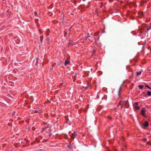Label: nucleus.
Here are the masks:
<instances>
[{
	"instance_id": "nucleus-1",
	"label": "nucleus",
	"mask_w": 151,
	"mask_h": 151,
	"mask_svg": "<svg viewBox=\"0 0 151 151\" xmlns=\"http://www.w3.org/2000/svg\"><path fill=\"white\" fill-rule=\"evenodd\" d=\"M128 102V101L127 100L123 101H120L119 104L120 105H122L121 108H123L127 106V104Z\"/></svg>"
},
{
	"instance_id": "nucleus-2",
	"label": "nucleus",
	"mask_w": 151,
	"mask_h": 151,
	"mask_svg": "<svg viewBox=\"0 0 151 151\" xmlns=\"http://www.w3.org/2000/svg\"><path fill=\"white\" fill-rule=\"evenodd\" d=\"M77 135V134L76 132H74L73 133L72 135L71 136V139L73 140L75 137H76Z\"/></svg>"
},
{
	"instance_id": "nucleus-3",
	"label": "nucleus",
	"mask_w": 151,
	"mask_h": 151,
	"mask_svg": "<svg viewBox=\"0 0 151 151\" xmlns=\"http://www.w3.org/2000/svg\"><path fill=\"white\" fill-rule=\"evenodd\" d=\"M138 103L136 102L134 103V107L136 110H138L139 109V107L138 106Z\"/></svg>"
},
{
	"instance_id": "nucleus-4",
	"label": "nucleus",
	"mask_w": 151,
	"mask_h": 151,
	"mask_svg": "<svg viewBox=\"0 0 151 151\" xmlns=\"http://www.w3.org/2000/svg\"><path fill=\"white\" fill-rule=\"evenodd\" d=\"M145 110L144 108H142V109L141 110V113L142 116H146L145 114Z\"/></svg>"
},
{
	"instance_id": "nucleus-5",
	"label": "nucleus",
	"mask_w": 151,
	"mask_h": 151,
	"mask_svg": "<svg viewBox=\"0 0 151 151\" xmlns=\"http://www.w3.org/2000/svg\"><path fill=\"white\" fill-rule=\"evenodd\" d=\"M70 61L69 60L68 58H67L66 60H65V65L66 66L67 64H69Z\"/></svg>"
},
{
	"instance_id": "nucleus-6",
	"label": "nucleus",
	"mask_w": 151,
	"mask_h": 151,
	"mask_svg": "<svg viewBox=\"0 0 151 151\" xmlns=\"http://www.w3.org/2000/svg\"><path fill=\"white\" fill-rule=\"evenodd\" d=\"M144 127H147L148 126L149 123L147 121L145 122L144 124H143Z\"/></svg>"
},
{
	"instance_id": "nucleus-7",
	"label": "nucleus",
	"mask_w": 151,
	"mask_h": 151,
	"mask_svg": "<svg viewBox=\"0 0 151 151\" xmlns=\"http://www.w3.org/2000/svg\"><path fill=\"white\" fill-rule=\"evenodd\" d=\"M36 111H37L38 113H39L40 114L41 113V109H38L36 110H35Z\"/></svg>"
},
{
	"instance_id": "nucleus-8",
	"label": "nucleus",
	"mask_w": 151,
	"mask_h": 151,
	"mask_svg": "<svg viewBox=\"0 0 151 151\" xmlns=\"http://www.w3.org/2000/svg\"><path fill=\"white\" fill-rule=\"evenodd\" d=\"M147 94L148 96H151V91H148L147 92Z\"/></svg>"
},
{
	"instance_id": "nucleus-9",
	"label": "nucleus",
	"mask_w": 151,
	"mask_h": 151,
	"mask_svg": "<svg viewBox=\"0 0 151 151\" xmlns=\"http://www.w3.org/2000/svg\"><path fill=\"white\" fill-rule=\"evenodd\" d=\"M142 72L141 71H139V72H137V76H138L139 75H140L141 74Z\"/></svg>"
},
{
	"instance_id": "nucleus-10",
	"label": "nucleus",
	"mask_w": 151,
	"mask_h": 151,
	"mask_svg": "<svg viewBox=\"0 0 151 151\" xmlns=\"http://www.w3.org/2000/svg\"><path fill=\"white\" fill-rule=\"evenodd\" d=\"M138 86L139 88L140 89L142 88H143V86H142V85H139Z\"/></svg>"
},
{
	"instance_id": "nucleus-11",
	"label": "nucleus",
	"mask_w": 151,
	"mask_h": 151,
	"mask_svg": "<svg viewBox=\"0 0 151 151\" xmlns=\"http://www.w3.org/2000/svg\"><path fill=\"white\" fill-rule=\"evenodd\" d=\"M121 90V87H120L119 88V92H118V93H119V96H120V91Z\"/></svg>"
},
{
	"instance_id": "nucleus-12",
	"label": "nucleus",
	"mask_w": 151,
	"mask_h": 151,
	"mask_svg": "<svg viewBox=\"0 0 151 151\" xmlns=\"http://www.w3.org/2000/svg\"><path fill=\"white\" fill-rule=\"evenodd\" d=\"M147 144H148L149 145H151V142L149 141L147 142Z\"/></svg>"
},
{
	"instance_id": "nucleus-13",
	"label": "nucleus",
	"mask_w": 151,
	"mask_h": 151,
	"mask_svg": "<svg viewBox=\"0 0 151 151\" xmlns=\"http://www.w3.org/2000/svg\"><path fill=\"white\" fill-rule=\"evenodd\" d=\"M61 61H60L58 63V65H61Z\"/></svg>"
},
{
	"instance_id": "nucleus-14",
	"label": "nucleus",
	"mask_w": 151,
	"mask_h": 151,
	"mask_svg": "<svg viewBox=\"0 0 151 151\" xmlns=\"http://www.w3.org/2000/svg\"><path fill=\"white\" fill-rule=\"evenodd\" d=\"M146 87L148 88H149V89H151V87H150V86H149L148 85H147L146 86Z\"/></svg>"
},
{
	"instance_id": "nucleus-15",
	"label": "nucleus",
	"mask_w": 151,
	"mask_h": 151,
	"mask_svg": "<svg viewBox=\"0 0 151 151\" xmlns=\"http://www.w3.org/2000/svg\"><path fill=\"white\" fill-rule=\"evenodd\" d=\"M93 54H94L96 52V50H93Z\"/></svg>"
},
{
	"instance_id": "nucleus-16",
	"label": "nucleus",
	"mask_w": 151,
	"mask_h": 151,
	"mask_svg": "<svg viewBox=\"0 0 151 151\" xmlns=\"http://www.w3.org/2000/svg\"><path fill=\"white\" fill-rule=\"evenodd\" d=\"M49 39H48V38H47V42H48V43H49Z\"/></svg>"
},
{
	"instance_id": "nucleus-17",
	"label": "nucleus",
	"mask_w": 151,
	"mask_h": 151,
	"mask_svg": "<svg viewBox=\"0 0 151 151\" xmlns=\"http://www.w3.org/2000/svg\"><path fill=\"white\" fill-rule=\"evenodd\" d=\"M107 117H108V119H111V117H110L109 116H107Z\"/></svg>"
},
{
	"instance_id": "nucleus-18",
	"label": "nucleus",
	"mask_w": 151,
	"mask_h": 151,
	"mask_svg": "<svg viewBox=\"0 0 151 151\" xmlns=\"http://www.w3.org/2000/svg\"><path fill=\"white\" fill-rule=\"evenodd\" d=\"M38 58H36V62H37V63L38 62Z\"/></svg>"
},
{
	"instance_id": "nucleus-19",
	"label": "nucleus",
	"mask_w": 151,
	"mask_h": 151,
	"mask_svg": "<svg viewBox=\"0 0 151 151\" xmlns=\"http://www.w3.org/2000/svg\"><path fill=\"white\" fill-rule=\"evenodd\" d=\"M146 140H147V139H143V141H145H145H146Z\"/></svg>"
},
{
	"instance_id": "nucleus-20",
	"label": "nucleus",
	"mask_w": 151,
	"mask_h": 151,
	"mask_svg": "<svg viewBox=\"0 0 151 151\" xmlns=\"http://www.w3.org/2000/svg\"><path fill=\"white\" fill-rule=\"evenodd\" d=\"M150 28H151L150 27V28H147V31L149 30L150 29Z\"/></svg>"
},
{
	"instance_id": "nucleus-21",
	"label": "nucleus",
	"mask_w": 151,
	"mask_h": 151,
	"mask_svg": "<svg viewBox=\"0 0 151 151\" xmlns=\"http://www.w3.org/2000/svg\"><path fill=\"white\" fill-rule=\"evenodd\" d=\"M46 129V127H45V128H44V129H42V131H44V130H45Z\"/></svg>"
},
{
	"instance_id": "nucleus-22",
	"label": "nucleus",
	"mask_w": 151,
	"mask_h": 151,
	"mask_svg": "<svg viewBox=\"0 0 151 151\" xmlns=\"http://www.w3.org/2000/svg\"><path fill=\"white\" fill-rule=\"evenodd\" d=\"M37 151H42V150L41 149H40L38 150Z\"/></svg>"
},
{
	"instance_id": "nucleus-23",
	"label": "nucleus",
	"mask_w": 151,
	"mask_h": 151,
	"mask_svg": "<svg viewBox=\"0 0 151 151\" xmlns=\"http://www.w3.org/2000/svg\"><path fill=\"white\" fill-rule=\"evenodd\" d=\"M34 112L35 113H36L37 112V111H36L35 110V111H34Z\"/></svg>"
},
{
	"instance_id": "nucleus-24",
	"label": "nucleus",
	"mask_w": 151,
	"mask_h": 151,
	"mask_svg": "<svg viewBox=\"0 0 151 151\" xmlns=\"http://www.w3.org/2000/svg\"><path fill=\"white\" fill-rule=\"evenodd\" d=\"M68 147H69V148H70V146H68Z\"/></svg>"
},
{
	"instance_id": "nucleus-25",
	"label": "nucleus",
	"mask_w": 151,
	"mask_h": 151,
	"mask_svg": "<svg viewBox=\"0 0 151 151\" xmlns=\"http://www.w3.org/2000/svg\"><path fill=\"white\" fill-rule=\"evenodd\" d=\"M51 134H50L49 135V136H51Z\"/></svg>"
},
{
	"instance_id": "nucleus-26",
	"label": "nucleus",
	"mask_w": 151,
	"mask_h": 151,
	"mask_svg": "<svg viewBox=\"0 0 151 151\" xmlns=\"http://www.w3.org/2000/svg\"><path fill=\"white\" fill-rule=\"evenodd\" d=\"M52 14H50V16H51Z\"/></svg>"
},
{
	"instance_id": "nucleus-27",
	"label": "nucleus",
	"mask_w": 151,
	"mask_h": 151,
	"mask_svg": "<svg viewBox=\"0 0 151 151\" xmlns=\"http://www.w3.org/2000/svg\"><path fill=\"white\" fill-rule=\"evenodd\" d=\"M62 21L63 22V21H64V20H62Z\"/></svg>"
},
{
	"instance_id": "nucleus-28",
	"label": "nucleus",
	"mask_w": 151,
	"mask_h": 151,
	"mask_svg": "<svg viewBox=\"0 0 151 151\" xmlns=\"http://www.w3.org/2000/svg\"><path fill=\"white\" fill-rule=\"evenodd\" d=\"M89 37V36H88V37H87V38H86V39H87L88 37Z\"/></svg>"
},
{
	"instance_id": "nucleus-29",
	"label": "nucleus",
	"mask_w": 151,
	"mask_h": 151,
	"mask_svg": "<svg viewBox=\"0 0 151 151\" xmlns=\"http://www.w3.org/2000/svg\"><path fill=\"white\" fill-rule=\"evenodd\" d=\"M150 28H151V23H150Z\"/></svg>"
},
{
	"instance_id": "nucleus-30",
	"label": "nucleus",
	"mask_w": 151,
	"mask_h": 151,
	"mask_svg": "<svg viewBox=\"0 0 151 151\" xmlns=\"http://www.w3.org/2000/svg\"><path fill=\"white\" fill-rule=\"evenodd\" d=\"M40 40H41V42H42V40H41V39H40Z\"/></svg>"
}]
</instances>
